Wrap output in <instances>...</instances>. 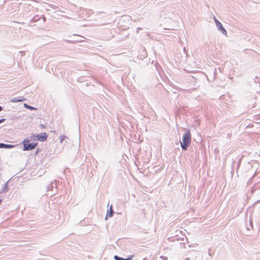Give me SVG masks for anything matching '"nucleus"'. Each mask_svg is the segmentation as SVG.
<instances>
[{
    "label": "nucleus",
    "instance_id": "f257e3e1",
    "mask_svg": "<svg viewBox=\"0 0 260 260\" xmlns=\"http://www.w3.org/2000/svg\"><path fill=\"white\" fill-rule=\"evenodd\" d=\"M191 135L190 131L187 130L184 133L183 138L182 142H180L181 147L183 150H186L187 147L191 143Z\"/></svg>",
    "mask_w": 260,
    "mask_h": 260
},
{
    "label": "nucleus",
    "instance_id": "f03ea898",
    "mask_svg": "<svg viewBox=\"0 0 260 260\" xmlns=\"http://www.w3.org/2000/svg\"><path fill=\"white\" fill-rule=\"evenodd\" d=\"M24 150H31L35 148L37 143H29V140H24L23 142Z\"/></svg>",
    "mask_w": 260,
    "mask_h": 260
},
{
    "label": "nucleus",
    "instance_id": "7ed1b4c3",
    "mask_svg": "<svg viewBox=\"0 0 260 260\" xmlns=\"http://www.w3.org/2000/svg\"><path fill=\"white\" fill-rule=\"evenodd\" d=\"M213 19L218 29L220 30L223 35H226V31L222 26V24L216 19L215 17H213Z\"/></svg>",
    "mask_w": 260,
    "mask_h": 260
},
{
    "label": "nucleus",
    "instance_id": "20e7f679",
    "mask_svg": "<svg viewBox=\"0 0 260 260\" xmlns=\"http://www.w3.org/2000/svg\"><path fill=\"white\" fill-rule=\"evenodd\" d=\"M37 137L38 140H39L40 141L43 142L47 139V136L46 133H42L39 135H38Z\"/></svg>",
    "mask_w": 260,
    "mask_h": 260
},
{
    "label": "nucleus",
    "instance_id": "39448f33",
    "mask_svg": "<svg viewBox=\"0 0 260 260\" xmlns=\"http://www.w3.org/2000/svg\"><path fill=\"white\" fill-rule=\"evenodd\" d=\"M134 256V255H131L129 257H128L127 258H124L123 257H119L117 255H115L114 258L115 260H132Z\"/></svg>",
    "mask_w": 260,
    "mask_h": 260
},
{
    "label": "nucleus",
    "instance_id": "423d86ee",
    "mask_svg": "<svg viewBox=\"0 0 260 260\" xmlns=\"http://www.w3.org/2000/svg\"><path fill=\"white\" fill-rule=\"evenodd\" d=\"M13 147H14V146L12 145L0 143V148H11Z\"/></svg>",
    "mask_w": 260,
    "mask_h": 260
},
{
    "label": "nucleus",
    "instance_id": "0eeeda50",
    "mask_svg": "<svg viewBox=\"0 0 260 260\" xmlns=\"http://www.w3.org/2000/svg\"><path fill=\"white\" fill-rule=\"evenodd\" d=\"M9 180L4 185V186L3 187V188H2V190L1 191V193L3 192H7L9 188V187H8V183L9 182Z\"/></svg>",
    "mask_w": 260,
    "mask_h": 260
},
{
    "label": "nucleus",
    "instance_id": "6e6552de",
    "mask_svg": "<svg viewBox=\"0 0 260 260\" xmlns=\"http://www.w3.org/2000/svg\"><path fill=\"white\" fill-rule=\"evenodd\" d=\"M23 101H24V99L23 98H22L21 99H19L18 98H14L10 100V101L11 102H13V103L22 102Z\"/></svg>",
    "mask_w": 260,
    "mask_h": 260
},
{
    "label": "nucleus",
    "instance_id": "1a4fd4ad",
    "mask_svg": "<svg viewBox=\"0 0 260 260\" xmlns=\"http://www.w3.org/2000/svg\"><path fill=\"white\" fill-rule=\"evenodd\" d=\"M113 211L112 209V206H111L110 208V213L108 214V213L107 214L105 217V219L107 220L108 219V216H109L110 217H112L113 215Z\"/></svg>",
    "mask_w": 260,
    "mask_h": 260
},
{
    "label": "nucleus",
    "instance_id": "9d476101",
    "mask_svg": "<svg viewBox=\"0 0 260 260\" xmlns=\"http://www.w3.org/2000/svg\"><path fill=\"white\" fill-rule=\"evenodd\" d=\"M66 138H67V136H66V135H62L60 136V138H59V139H60V143H63V140H64L65 139H66Z\"/></svg>",
    "mask_w": 260,
    "mask_h": 260
},
{
    "label": "nucleus",
    "instance_id": "9b49d317",
    "mask_svg": "<svg viewBox=\"0 0 260 260\" xmlns=\"http://www.w3.org/2000/svg\"><path fill=\"white\" fill-rule=\"evenodd\" d=\"M24 106L29 109H34V108H33L32 107H31L30 106H27L25 104H24Z\"/></svg>",
    "mask_w": 260,
    "mask_h": 260
},
{
    "label": "nucleus",
    "instance_id": "f8f14e48",
    "mask_svg": "<svg viewBox=\"0 0 260 260\" xmlns=\"http://www.w3.org/2000/svg\"><path fill=\"white\" fill-rule=\"evenodd\" d=\"M40 127L42 129H43V128H45V125H43V124H41L40 125Z\"/></svg>",
    "mask_w": 260,
    "mask_h": 260
},
{
    "label": "nucleus",
    "instance_id": "ddd939ff",
    "mask_svg": "<svg viewBox=\"0 0 260 260\" xmlns=\"http://www.w3.org/2000/svg\"><path fill=\"white\" fill-rule=\"evenodd\" d=\"M5 121V119H4V118L1 119H0V123L3 122Z\"/></svg>",
    "mask_w": 260,
    "mask_h": 260
},
{
    "label": "nucleus",
    "instance_id": "4468645a",
    "mask_svg": "<svg viewBox=\"0 0 260 260\" xmlns=\"http://www.w3.org/2000/svg\"><path fill=\"white\" fill-rule=\"evenodd\" d=\"M2 110H3V108L1 106H0V111H1Z\"/></svg>",
    "mask_w": 260,
    "mask_h": 260
}]
</instances>
